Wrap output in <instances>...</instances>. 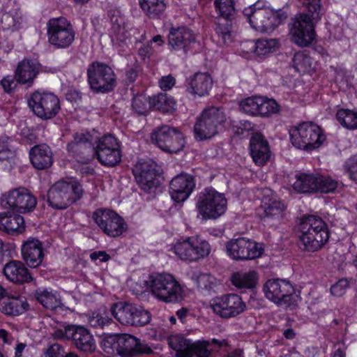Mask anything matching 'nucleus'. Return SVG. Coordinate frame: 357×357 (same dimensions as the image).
<instances>
[{"mask_svg": "<svg viewBox=\"0 0 357 357\" xmlns=\"http://www.w3.org/2000/svg\"><path fill=\"white\" fill-rule=\"evenodd\" d=\"M40 65L36 60L25 59L20 61L15 72V79L20 84L33 82L39 73Z\"/></svg>", "mask_w": 357, "mask_h": 357, "instance_id": "33", "label": "nucleus"}, {"mask_svg": "<svg viewBox=\"0 0 357 357\" xmlns=\"http://www.w3.org/2000/svg\"><path fill=\"white\" fill-rule=\"evenodd\" d=\"M90 258L92 261L98 263L107 261L109 260V256L105 251H96L90 255Z\"/></svg>", "mask_w": 357, "mask_h": 357, "instance_id": "63", "label": "nucleus"}, {"mask_svg": "<svg viewBox=\"0 0 357 357\" xmlns=\"http://www.w3.org/2000/svg\"><path fill=\"white\" fill-rule=\"evenodd\" d=\"M111 319L105 312H93L89 316L88 322L93 327H102L110 323Z\"/></svg>", "mask_w": 357, "mask_h": 357, "instance_id": "53", "label": "nucleus"}, {"mask_svg": "<svg viewBox=\"0 0 357 357\" xmlns=\"http://www.w3.org/2000/svg\"><path fill=\"white\" fill-rule=\"evenodd\" d=\"M289 135L294 147L310 153L319 149L326 142V135L322 128L311 121L291 127Z\"/></svg>", "mask_w": 357, "mask_h": 357, "instance_id": "4", "label": "nucleus"}, {"mask_svg": "<svg viewBox=\"0 0 357 357\" xmlns=\"http://www.w3.org/2000/svg\"><path fill=\"white\" fill-rule=\"evenodd\" d=\"M305 8V13L295 17L290 29L292 41L301 47H306L314 40V24L326 10L325 3L321 1H307Z\"/></svg>", "mask_w": 357, "mask_h": 357, "instance_id": "1", "label": "nucleus"}, {"mask_svg": "<svg viewBox=\"0 0 357 357\" xmlns=\"http://www.w3.org/2000/svg\"><path fill=\"white\" fill-rule=\"evenodd\" d=\"M212 86L213 79L209 74L198 73L189 79L187 91L194 96L202 97L208 94Z\"/></svg>", "mask_w": 357, "mask_h": 357, "instance_id": "31", "label": "nucleus"}, {"mask_svg": "<svg viewBox=\"0 0 357 357\" xmlns=\"http://www.w3.org/2000/svg\"><path fill=\"white\" fill-rule=\"evenodd\" d=\"M317 192L330 193L337 189L338 182L330 176L317 174Z\"/></svg>", "mask_w": 357, "mask_h": 357, "instance_id": "47", "label": "nucleus"}, {"mask_svg": "<svg viewBox=\"0 0 357 357\" xmlns=\"http://www.w3.org/2000/svg\"><path fill=\"white\" fill-rule=\"evenodd\" d=\"M160 87L164 90L167 91L170 89L175 84V79L171 75H167L162 77L160 82Z\"/></svg>", "mask_w": 357, "mask_h": 357, "instance_id": "62", "label": "nucleus"}, {"mask_svg": "<svg viewBox=\"0 0 357 357\" xmlns=\"http://www.w3.org/2000/svg\"><path fill=\"white\" fill-rule=\"evenodd\" d=\"M49 43L59 48L70 46L75 39V31L70 22L64 17L52 18L47 25Z\"/></svg>", "mask_w": 357, "mask_h": 357, "instance_id": "16", "label": "nucleus"}, {"mask_svg": "<svg viewBox=\"0 0 357 357\" xmlns=\"http://www.w3.org/2000/svg\"><path fill=\"white\" fill-rule=\"evenodd\" d=\"M152 109L159 110L162 112L169 113L174 111L177 107L176 100L171 96L160 93L151 98Z\"/></svg>", "mask_w": 357, "mask_h": 357, "instance_id": "43", "label": "nucleus"}, {"mask_svg": "<svg viewBox=\"0 0 357 357\" xmlns=\"http://www.w3.org/2000/svg\"><path fill=\"white\" fill-rule=\"evenodd\" d=\"M279 47L278 40L274 38L259 39L255 42L249 40L243 43L241 45L242 50L246 54L252 52L258 56L273 53L277 51Z\"/></svg>", "mask_w": 357, "mask_h": 357, "instance_id": "30", "label": "nucleus"}, {"mask_svg": "<svg viewBox=\"0 0 357 357\" xmlns=\"http://www.w3.org/2000/svg\"><path fill=\"white\" fill-rule=\"evenodd\" d=\"M151 139L161 150L169 153L183 151L186 141L183 134L178 129L163 126L153 130Z\"/></svg>", "mask_w": 357, "mask_h": 357, "instance_id": "14", "label": "nucleus"}, {"mask_svg": "<svg viewBox=\"0 0 357 357\" xmlns=\"http://www.w3.org/2000/svg\"><path fill=\"white\" fill-rule=\"evenodd\" d=\"M344 169L351 180L357 181V155L349 158L345 162Z\"/></svg>", "mask_w": 357, "mask_h": 357, "instance_id": "56", "label": "nucleus"}, {"mask_svg": "<svg viewBox=\"0 0 357 357\" xmlns=\"http://www.w3.org/2000/svg\"><path fill=\"white\" fill-rule=\"evenodd\" d=\"M170 347L176 351V357H208L211 354L209 342L206 340L192 342L179 334L169 337Z\"/></svg>", "mask_w": 357, "mask_h": 357, "instance_id": "17", "label": "nucleus"}, {"mask_svg": "<svg viewBox=\"0 0 357 357\" xmlns=\"http://www.w3.org/2000/svg\"><path fill=\"white\" fill-rule=\"evenodd\" d=\"M209 308L215 315L222 319H230L243 313L246 310V303L238 294L230 293L211 299Z\"/></svg>", "mask_w": 357, "mask_h": 357, "instance_id": "13", "label": "nucleus"}, {"mask_svg": "<svg viewBox=\"0 0 357 357\" xmlns=\"http://www.w3.org/2000/svg\"><path fill=\"white\" fill-rule=\"evenodd\" d=\"M137 31V29H132L126 23L123 17L117 16L112 19L110 37L113 45L119 50H124V47L128 46L131 40V32L135 34Z\"/></svg>", "mask_w": 357, "mask_h": 357, "instance_id": "26", "label": "nucleus"}, {"mask_svg": "<svg viewBox=\"0 0 357 357\" xmlns=\"http://www.w3.org/2000/svg\"><path fill=\"white\" fill-rule=\"evenodd\" d=\"M88 141V135L84 133L77 134L75 137V142L68 145V150L69 152L81 150L86 146V142Z\"/></svg>", "mask_w": 357, "mask_h": 357, "instance_id": "54", "label": "nucleus"}, {"mask_svg": "<svg viewBox=\"0 0 357 357\" xmlns=\"http://www.w3.org/2000/svg\"><path fill=\"white\" fill-rule=\"evenodd\" d=\"M36 199L26 188H17L3 195L1 205L19 213H26L33 210L36 206Z\"/></svg>", "mask_w": 357, "mask_h": 357, "instance_id": "19", "label": "nucleus"}, {"mask_svg": "<svg viewBox=\"0 0 357 357\" xmlns=\"http://www.w3.org/2000/svg\"><path fill=\"white\" fill-rule=\"evenodd\" d=\"M100 347L107 354H118L121 357H135L152 352V349L147 344L128 334L105 335L102 337Z\"/></svg>", "mask_w": 357, "mask_h": 357, "instance_id": "3", "label": "nucleus"}, {"mask_svg": "<svg viewBox=\"0 0 357 357\" xmlns=\"http://www.w3.org/2000/svg\"><path fill=\"white\" fill-rule=\"evenodd\" d=\"M135 305L127 303H117L112 307V313L114 317L123 325H131L132 321V314L136 312Z\"/></svg>", "mask_w": 357, "mask_h": 357, "instance_id": "41", "label": "nucleus"}, {"mask_svg": "<svg viewBox=\"0 0 357 357\" xmlns=\"http://www.w3.org/2000/svg\"><path fill=\"white\" fill-rule=\"evenodd\" d=\"M215 8L219 15L215 31L224 45H229L234 42L236 31L231 22L235 13L234 1H215Z\"/></svg>", "mask_w": 357, "mask_h": 357, "instance_id": "15", "label": "nucleus"}, {"mask_svg": "<svg viewBox=\"0 0 357 357\" xmlns=\"http://www.w3.org/2000/svg\"><path fill=\"white\" fill-rule=\"evenodd\" d=\"M136 312L132 314V321L130 326H142L148 324L151 319L150 314L142 307L135 305Z\"/></svg>", "mask_w": 357, "mask_h": 357, "instance_id": "52", "label": "nucleus"}, {"mask_svg": "<svg viewBox=\"0 0 357 357\" xmlns=\"http://www.w3.org/2000/svg\"><path fill=\"white\" fill-rule=\"evenodd\" d=\"M95 150L98 160L104 165L114 166L121 161L119 144L112 135H107L100 138Z\"/></svg>", "mask_w": 357, "mask_h": 357, "instance_id": "23", "label": "nucleus"}, {"mask_svg": "<svg viewBox=\"0 0 357 357\" xmlns=\"http://www.w3.org/2000/svg\"><path fill=\"white\" fill-rule=\"evenodd\" d=\"M227 201L223 193L214 188H206L197 196V210L205 219L217 218L225 213Z\"/></svg>", "mask_w": 357, "mask_h": 357, "instance_id": "10", "label": "nucleus"}, {"mask_svg": "<svg viewBox=\"0 0 357 357\" xmlns=\"http://www.w3.org/2000/svg\"><path fill=\"white\" fill-rule=\"evenodd\" d=\"M336 119L342 127L347 129H357V111L340 109L336 112Z\"/></svg>", "mask_w": 357, "mask_h": 357, "instance_id": "45", "label": "nucleus"}, {"mask_svg": "<svg viewBox=\"0 0 357 357\" xmlns=\"http://www.w3.org/2000/svg\"><path fill=\"white\" fill-rule=\"evenodd\" d=\"M88 79L91 89L105 93L113 89L114 73L111 68L100 63H92L88 69Z\"/></svg>", "mask_w": 357, "mask_h": 357, "instance_id": "20", "label": "nucleus"}, {"mask_svg": "<svg viewBox=\"0 0 357 357\" xmlns=\"http://www.w3.org/2000/svg\"><path fill=\"white\" fill-rule=\"evenodd\" d=\"M192 279L195 281L199 287L208 288L211 287L213 278L208 274L199 273L197 275H195V278L193 277Z\"/></svg>", "mask_w": 357, "mask_h": 357, "instance_id": "58", "label": "nucleus"}, {"mask_svg": "<svg viewBox=\"0 0 357 357\" xmlns=\"http://www.w3.org/2000/svg\"><path fill=\"white\" fill-rule=\"evenodd\" d=\"M43 357H64V350L59 344H54L47 348Z\"/></svg>", "mask_w": 357, "mask_h": 357, "instance_id": "59", "label": "nucleus"}, {"mask_svg": "<svg viewBox=\"0 0 357 357\" xmlns=\"http://www.w3.org/2000/svg\"><path fill=\"white\" fill-rule=\"evenodd\" d=\"M172 251L179 259L185 261H194L188 237L178 239L171 245Z\"/></svg>", "mask_w": 357, "mask_h": 357, "instance_id": "44", "label": "nucleus"}, {"mask_svg": "<svg viewBox=\"0 0 357 357\" xmlns=\"http://www.w3.org/2000/svg\"><path fill=\"white\" fill-rule=\"evenodd\" d=\"M344 169L351 180L357 181V155L349 158L345 162Z\"/></svg>", "mask_w": 357, "mask_h": 357, "instance_id": "55", "label": "nucleus"}, {"mask_svg": "<svg viewBox=\"0 0 357 357\" xmlns=\"http://www.w3.org/2000/svg\"><path fill=\"white\" fill-rule=\"evenodd\" d=\"M29 105L34 114L42 119L54 116L60 109L58 98L47 92H34L29 100Z\"/></svg>", "mask_w": 357, "mask_h": 357, "instance_id": "21", "label": "nucleus"}, {"mask_svg": "<svg viewBox=\"0 0 357 357\" xmlns=\"http://www.w3.org/2000/svg\"><path fill=\"white\" fill-rule=\"evenodd\" d=\"M250 153L257 166H264L270 160L271 151L268 142L262 135L256 133L251 137Z\"/></svg>", "mask_w": 357, "mask_h": 357, "instance_id": "29", "label": "nucleus"}, {"mask_svg": "<svg viewBox=\"0 0 357 357\" xmlns=\"http://www.w3.org/2000/svg\"><path fill=\"white\" fill-rule=\"evenodd\" d=\"M36 298L45 307L50 310L56 311L63 307L56 291L50 289H38L36 292Z\"/></svg>", "mask_w": 357, "mask_h": 357, "instance_id": "40", "label": "nucleus"}, {"mask_svg": "<svg viewBox=\"0 0 357 357\" xmlns=\"http://www.w3.org/2000/svg\"><path fill=\"white\" fill-rule=\"evenodd\" d=\"M225 120V114L221 109L210 107L204 109L194 126L195 139L202 141L215 136L222 130Z\"/></svg>", "mask_w": 357, "mask_h": 357, "instance_id": "9", "label": "nucleus"}, {"mask_svg": "<svg viewBox=\"0 0 357 357\" xmlns=\"http://www.w3.org/2000/svg\"><path fill=\"white\" fill-rule=\"evenodd\" d=\"M260 98L261 96H252L242 100L239 102L241 111L249 115L258 116Z\"/></svg>", "mask_w": 357, "mask_h": 357, "instance_id": "48", "label": "nucleus"}, {"mask_svg": "<svg viewBox=\"0 0 357 357\" xmlns=\"http://www.w3.org/2000/svg\"><path fill=\"white\" fill-rule=\"evenodd\" d=\"M263 291L267 299L280 307L293 309L301 301L293 284L286 280H268L264 284Z\"/></svg>", "mask_w": 357, "mask_h": 357, "instance_id": "7", "label": "nucleus"}, {"mask_svg": "<svg viewBox=\"0 0 357 357\" xmlns=\"http://www.w3.org/2000/svg\"><path fill=\"white\" fill-rule=\"evenodd\" d=\"M3 29L18 30L22 27V19L21 16L16 13L13 15L10 13H4L2 16L1 20Z\"/></svg>", "mask_w": 357, "mask_h": 357, "instance_id": "51", "label": "nucleus"}, {"mask_svg": "<svg viewBox=\"0 0 357 357\" xmlns=\"http://www.w3.org/2000/svg\"><path fill=\"white\" fill-rule=\"evenodd\" d=\"M258 280V273L254 270L238 271L231 277L232 284L239 289H252L257 286Z\"/></svg>", "mask_w": 357, "mask_h": 357, "instance_id": "38", "label": "nucleus"}, {"mask_svg": "<svg viewBox=\"0 0 357 357\" xmlns=\"http://www.w3.org/2000/svg\"><path fill=\"white\" fill-rule=\"evenodd\" d=\"M317 174L312 173H298L296 175V181L293 184L294 189L302 193H317Z\"/></svg>", "mask_w": 357, "mask_h": 357, "instance_id": "37", "label": "nucleus"}, {"mask_svg": "<svg viewBox=\"0 0 357 357\" xmlns=\"http://www.w3.org/2000/svg\"><path fill=\"white\" fill-rule=\"evenodd\" d=\"M349 288V281L347 279H341L331 286V292L335 296H343Z\"/></svg>", "mask_w": 357, "mask_h": 357, "instance_id": "57", "label": "nucleus"}, {"mask_svg": "<svg viewBox=\"0 0 357 357\" xmlns=\"http://www.w3.org/2000/svg\"><path fill=\"white\" fill-rule=\"evenodd\" d=\"M262 1H256L243 10L252 28L260 32H271L285 20L287 16L281 11L263 8Z\"/></svg>", "mask_w": 357, "mask_h": 357, "instance_id": "6", "label": "nucleus"}, {"mask_svg": "<svg viewBox=\"0 0 357 357\" xmlns=\"http://www.w3.org/2000/svg\"><path fill=\"white\" fill-rule=\"evenodd\" d=\"M30 160L36 169H43L50 167L52 158L49 146L43 144L33 147L30 151Z\"/></svg>", "mask_w": 357, "mask_h": 357, "instance_id": "36", "label": "nucleus"}, {"mask_svg": "<svg viewBox=\"0 0 357 357\" xmlns=\"http://www.w3.org/2000/svg\"><path fill=\"white\" fill-rule=\"evenodd\" d=\"M194 261L207 257L211 250L209 243L203 237L192 236L188 237Z\"/></svg>", "mask_w": 357, "mask_h": 357, "instance_id": "42", "label": "nucleus"}, {"mask_svg": "<svg viewBox=\"0 0 357 357\" xmlns=\"http://www.w3.org/2000/svg\"><path fill=\"white\" fill-rule=\"evenodd\" d=\"M93 219L106 234L112 237L121 235L127 229L123 219L109 209H98L93 213Z\"/></svg>", "mask_w": 357, "mask_h": 357, "instance_id": "22", "label": "nucleus"}, {"mask_svg": "<svg viewBox=\"0 0 357 357\" xmlns=\"http://www.w3.org/2000/svg\"><path fill=\"white\" fill-rule=\"evenodd\" d=\"M142 282L149 293L159 301L177 303L184 298V287L170 273L151 275Z\"/></svg>", "mask_w": 357, "mask_h": 357, "instance_id": "2", "label": "nucleus"}, {"mask_svg": "<svg viewBox=\"0 0 357 357\" xmlns=\"http://www.w3.org/2000/svg\"><path fill=\"white\" fill-rule=\"evenodd\" d=\"M149 43L153 47H154L155 50L156 47L162 46L165 43V41L161 36L157 35L154 36Z\"/></svg>", "mask_w": 357, "mask_h": 357, "instance_id": "64", "label": "nucleus"}, {"mask_svg": "<svg viewBox=\"0 0 357 357\" xmlns=\"http://www.w3.org/2000/svg\"><path fill=\"white\" fill-rule=\"evenodd\" d=\"M293 67L301 75H311L317 68V62L304 52L296 53L293 59Z\"/></svg>", "mask_w": 357, "mask_h": 357, "instance_id": "39", "label": "nucleus"}, {"mask_svg": "<svg viewBox=\"0 0 357 357\" xmlns=\"http://www.w3.org/2000/svg\"><path fill=\"white\" fill-rule=\"evenodd\" d=\"M196 36L186 27H172L168 35V46L171 51L185 54L195 43Z\"/></svg>", "mask_w": 357, "mask_h": 357, "instance_id": "24", "label": "nucleus"}, {"mask_svg": "<svg viewBox=\"0 0 357 357\" xmlns=\"http://www.w3.org/2000/svg\"><path fill=\"white\" fill-rule=\"evenodd\" d=\"M1 84L6 93H10L15 86L14 79L10 75L4 77L1 81Z\"/></svg>", "mask_w": 357, "mask_h": 357, "instance_id": "60", "label": "nucleus"}, {"mask_svg": "<svg viewBox=\"0 0 357 357\" xmlns=\"http://www.w3.org/2000/svg\"><path fill=\"white\" fill-rule=\"evenodd\" d=\"M258 116H268L276 114L280 110L278 102L273 100L261 96Z\"/></svg>", "mask_w": 357, "mask_h": 357, "instance_id": "50", "label": "nucleus"}, {"mask_svg": "<svg viewBox=\"0 0 357 357\" xmlns=\"http://www.w3.org/2000/svg\"><path fill=\"white\" fill-rule=\"evenodd\" d=\"M133 111L139 115H146L152 109L151 98L144 94L135 96L132 99Z\"/></svg>", "mask_w": 357, "mask_h": 357, "instance_id": "46", "label": "nucleus"}, {"mask_svg": "<svg viewBox=\"0 0 357 357\" xmlns=\"http://www.w3.org/2000/svg\"><path fill=\"white\" fill-rule=\"evenodd\" d=\"M82 193L80 183L75 178L59 181L49 190L47 202L53 208H66L78 199Z\"/></svg>", "mask_w": 357, "mask_h": 357, "instance_id": "8", "label": "nucleus"}, {"mask_svg": "<svg viewBox=\"0 0 357 357\" xmlns=\"http://www.w3.org/2000/svg\"><path fill=\"white\" fill-rule=\"evenodd\" d=\"M195 186L194 178L187 174L175 176L169 184V194L175 202H183L191 195Z\"/></svg>", "mask_w": 357, "mask_h": 357, "instance_id": "27", "label": "nucleus"}, {"mask_svg": "<svg viewBox=\"0 0 357 357\" xmlns=\"http://www.w3.org/2000/svg\"><path fill=\"white\" fill-rule=\"evenodd\" d=\"M261 207L265 218L279 221L284 215L286 208L284 203L271 190L266 188L262 191Z\"/></svg>", "mask_w": 357, "mask_h": 357, "instance_id": "28", "label": "nucleus"}, {"mask_svg": "<svg viewBox=\"0 0 357 357\" xmlns=\"http://www.w3.org/2000/svg\"><path fill=\"white\" fill-rule=\"evenodd\" d=\"M133 173L140 188L146 192H155L160 184V168L153 160L139 161Z\"/></svg>", "mask_w": 357, "mask_h": 357, "instance_id": "18", "label": "nucleus"}, {"mask_svg": "<svg viewBox=\"0 0 357 357\" xmlns=\"http://www.w3.org/2000/svg\"><path fill=\"white\" fill-rule=\"evenodd\" d=\"M144 13L151 17H158L166 8L165 1H139Z\"/></svg>", "mask_w": 357, "mask_h": 357, "instance_id": "49", "label": "nucleus"}, {"mask_svg": "<svg viewBox=\"0 0 357 357\" xmlns=\"http://www.w3.org/2000/svg\"><path fill=\"white\" fill-rule=\"evenodd\" d=\"M154 52V47H153L149 43L146 45H144L139 48L138 54L142 59L146 60L149 59Z\"/></svg>", "mask_w": 357, "mask_h": 357, "instance_id": "61", "label": "nucleus"}, {"mask_svg": "<svg viewBox=\"0 0 357 357\" xmlns=\"http://www.w3.org/2000/svg\"><path fill=\"white\" fill-rule=\"evenodd\" d=\"M21 255L27 266L31 268L38 267L45 257L43 243L36 238H28L22 242Z\"/></svg>", "mask_w": 357, "mask_h": 357, "instance_id": "25", "label": "nucleus"}, {"mask_svg": "<svg viewBox=\"0 0 357 357\" xmlns=\"http://www.w3.org/2000/svg\"><path fill=\"white\" fill-rule=\"evenodd\" d=\"M300 231L301 245L307 251L314 252L319 250L329 238L326 224L321 218L315 215L303 218Z\"/></svg>", "mask_w": 357, "mask_h": 357, "instance_id": "5", "label": "nucleus"}, {"mask_svg": "<svg viewBox=\"0 0 357 357\" xmlns=\"http://www.w3.org/2000/svg\"><path fill=\"white\" fill-rule=\"evenodd\" d=\"M264 245L251 239L239 237L228 241L225 244L227 255L236 261L252 260L261 257Z\"/></svg>", "mask_w": 357, "mask_h": 357, "instance_id": "12", "label": "nucleus"}, {"mask_svg": "<svg viewBox=\"0 0 357 357\" xmlns=\"http://www.w3.org/2000/svg\"><path fill=\"white\" fill-rule=\"evenodd\" d=\"M3 273L10 282L15 283L28 282L32 278L24 264L19 261H11L3 268Z\"/></svg>", "mask_w": 357, "mask_h": 357, "instance_id": "35", "label": "nucleus"}, {"mask_svg": "<svg viewBox=\"0 0 357 357\" xmlns=\"http://www.w3.org/2000/svg\"><path fill=\"white\" fill-rule=\"evenodd\" d=\"M0 300V311L5 314L18 316L25 312L29 304L24 297L21 296H3Z\"/></svg>", "mask_w": 357, "mask_h": 357, "instance_id": "34", "label": "nucleus"}, {"mask_svg": "<svg viewBox=\"0 0 357 357\" xmlns=\"http://www.w3.org/2000/svg\"><path fill=\"white\" fill-rule=\"evenodd\" d=\"M24 218L10 212L0 213V230L10 235H19L25 231Z\"/></svg>", "mask_w": 357, "mask_h": 357, "instance_id": "32", "label": "nucleus"}, {"mask_svg": "<svg viewBox=\"0 0 357 357\" xmlns=\"http://www.w3.org/2000/svg\"><path fill=\"white\" fill-rule=\"evenodd\" d=\"M54 338L74 341L76 347L84 352L92 353L96 349L93 335L85 327L79 325H62L55 330Z\"/></svg>", "mask_w": 357, "mask_h": 357, "instance_id": "11", "label": "nucleus"}]
</instances>
